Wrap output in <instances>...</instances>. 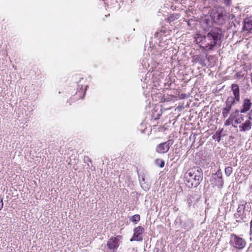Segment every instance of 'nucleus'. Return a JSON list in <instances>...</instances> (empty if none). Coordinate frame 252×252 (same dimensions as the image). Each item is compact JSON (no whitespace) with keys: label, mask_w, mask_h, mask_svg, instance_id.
<instances>
[{"label":"nucleus","mask_w":252,"mask_h":252,"mask_svg":"<svg viewBox=\"0 0 252 252\" xmlns=\"http://www.w3.org/2000/svg\"><path fill=\"white\" fill-rule=\"evenodd\" d=\"M202 18L201 25L204 31H208L206 35L198 36L196 40L204 45L209 49H212L215 46L219 40L221 38V31L218 28H212L214 23L222 24L223 22L222 17H208V18Z\"/></svg>","instance_id":"obj_1"},{"label":"nucleus","mask_w":252,"mask_h":252,"mask_svg":"<svg viewBox=\"0 0 252 252\" xmlns=\"http://www.w3.org/2000/svg\"><path fill=\"white\" fill-rule=\"evenodd\" d=\"M203 179V172L198 167L189 169L184 175V182L189 188L197 187Z\"/></svg>","instance_id":"obj_2"},{"label":"nucleus","mask_w":252,"mask_h":252,"mask_svg":"<svg viewBox=\"0 0 252 252\" xmlns=\"http://www.w3.org/2000/svg\"><path fill=\"white\" fill-rule=\"evenodd\" d=\"M229 244L233 250L240 251L246 245L245 239L235 234H231Z\"/></svg>","instance_id":"obj_3"},{"label":"nucleus","mask_w":252,"mask_h":252,"mask_svg":"<svg viewBox=\"0 0 252 252\" xmlns=\"http://www.w3.org/2000/svg\"><path fill=\"white\" fill-rule=\"evenodd\" d=\"M122 236L118 235L111 237L107 243V245L104 249V252H115L118 249L121 243Z\"/></svg>","instance_id":"obj_4"},{"label":"nucleus","mask_w":252,"mask_h":252,"mask_svg":"<svg viewBox=\"0 0 252 252\" xmlns=\"http://www.w3.org/2000/svg\"><path fill=\"white\" fill-rule=\"evenodd\" d=\"M173 143V141L170 139L166 142L161 143L157 146L156 151L159 154L166 153Z\"/></svg>","instance_id":"obj_5"},{"label":"nucleus","mask_w":252,"mask_h":252,"mask_svg":"<svg viewBox=\"0 0 252 252\" xmlns=\"http://www.w3.org/2000/svg\"><path fill=\"white\" fill-rule=\"evenodd\" d=\"M144 229L141 226H138L133 230V235L130 239L131 242L133 241H142L143 240L142 234L144 232Z\"/></svg>","instance_id":"obj_6"},{"label":"nucleus","mask_w":252,"mask_h":252,"mask_svg":"<svg viewBox=\"0 0 252 252\" xmlns=\"http://www.w3.org/2000/svg\"><path fill=\"white\" fill-rule=\"evenodd\" d=\"M214 181L215 185L218 186V188H221L223 187V181L222 179L221 172L220 170L218 171L215 174H213L211 181Z\"/></svg>","instance_id":"obj_7"},{"label":"nucleus","mask_w":252,"mask_h":252,"mask_svg":"<svg viewBox=\"0 0 252 252\" xmlns=\"http://www.w3.org/2000/svg\"><path fill=\"white\" fill-rule=\"evenodd\" d=\"M252 103L250 99L246 98L243 100L242 108L240 110L241 113H245L252 107Z\"/></svg>","instance_id":"obj_8"},{"label":"nucleus","mask_w":252,"mask_h":252,"mask_svg":"<svg viewBox=\"0 0 252 252\" xmlns=\"http://www.w3.org/2000/svg\"><path fill=\"white\" fill-rule=\"evenodd\" d=\"M231 90L233 92L234 97H236L237 101H239L240 100V96L239 86L237 84H233L231 85Z\"/></svg>","instance_id":"obj_9"},{"label":"nucleus","mask_w":252,"mask_h":252,"mask_svg":"<svg viewBox=\"0 0 252 252\" xmlns=\"http://www.w3.org/2000/svg\"><path fill=\"white\" fill-rule=\"evenodd\" d=\"M244 29L247 31L252 30V17H247L244 20Z\"/></svg>","instance_id":"obj_10"},{"label":"nucleus","mask_w":252,"mask_h":252,"mask_svg":"<svg viewBox=\"0 0 252 252\" xmlns=\"http://www.w3.org/2000/svg\"><path fill=\"white\" fill-rule=\"evenodd\" d=\"M182 227L187 230H190L193 227L192 220L191 219H188L185 221H181Z\"/></svg>","instance_id":"obj_11"},{"label":"nucleus","mask_w":252,"mask_h":252,"mask_svg":"<svg viewBox=\"0 0 252 252\" xmlns=\"http://www.w3.org/2000/svg\"><path fill=\"white\" fill-rule=\"evenodd\" d=\"M252 127V124L249 121H246L245 123H242L241 125L239 126L241 131H246L250 130Z\"/></svg>","instance_id":"obj_12"},{"label":"nucleus","mask_w":252,"mask_h":252,"mask_svg":"<svg viewBox=\"0 0 252 252\" xmlns=\"http://www.w3.org/2000/svg\"><path fill=\"white\" fill-rule=\"evenodd\" d=\"M246 204L247 202H246L245 204H240L237 209V213L240 214L241 215L244 216V213L245 211Z\"/></svg>","instance_id":"obj_13"},{"label":"nucleus","mask_w":252,"mask_h":252,"mask_svg":"<svg viewBox=\"0 0 252 252\" xmlns=\"http://www.w3.org/2000/svg\"><path fill=\"white\" fill-rule=\"evenodd\" d=\"M237 102V101L235 97L230 96L227 97L225 101V104H228L233 106Z\"/></svg>","instance_id":"obj_14"},{"label":"nucleus","mask_w":252,"mask_h":252,"mask_svg":"<svg viewBox=\"0 0 252 252\" xmlns=\"http://www.w3.org/2000/svg\"><path fill=\"white\" fill-rule=\"evenodd\" d=\"M239 113H240V110L236 109L230 114V119H231V120H233L239 115Z\"/></svg>","instance_id":"obj_15"},{"label":"nucleus","mask_w":252,"mask_h":252,"mask_svg":"<svg viewBox=\"0 0 252 252\" xmlns=\"http://www.w3.org/2000/svg\"><path fill=\"white\" fill-rule=\"evenodd\" d=\"M140 220V217L139 215L136 214L134 215L133 216H132L131 218L130 219V220L135 223H136L138 221H139Z\"/></svg>","instance_id":"obj_16"},{"label":"nucleus","mask_w":252,"mask_h":252,"mask_svg":"<svg viewBox=\"0 0 252 252\" xmlns=\"http://www.w3.org/2000/svg\"><path fill=\"white\" fill-rule=\"evenodd\" d=\"M155 162L157 165L161 168L163 167L164 166L165 162L163 160L158 159L156 160Z\"/></svg>","instance_id":"obj_17"},{"label":"nucleus","mask_w":252,"mask_h":252,"mask_svg":"<svg viewBox=\"0 0 252 252\" xmlns=\"http://www.w3.org/2000/svg\"><path fill=\"white\" fill-rule=\"evenodd\" d=\"M232 170H233V169H232V168L231 167L228 166V167H226L225 168V175L227 177L229 176L231 174V173L232 172Z\"/></svg>","instance_id":"obj_18"},{"label":"nucleus","mask_w":252,"mask_h":252,"mask_svg":"<svg viewBox=\"0 0 252 252\" xmlns=\"http://www.w3.org/2000/svg\"><path fill=\"white\" fill-rule=\"evenodd\" d=\"M246 117L248 118L247 121H249L252 124V109L247 114Z\"/></svg>","instance_id":"obj_19"},{"label":"nucleus","mask_w":252,"mask_h":252,"mask_svg":"<svg viewBox=\"0 0 252 252\" xmlns=\"http://www.w3.org/2000/svg\"><path fill=\"white\" fill-rule=\"evenodd\" d=\"M229 112H230V111L223 108L222 111V115L223 118H226L228 116V115L229 113Z\"/></svg>","instance_id":"obj_20"},{"label":"nucleus","mask_w":252,"mask_h":252,"mask_svg":"<svg viewBox=\"0 0 252 252\" xmlns=\"http://www.w3.org/2000/svg\"><path fill=\"white\" fill-rule=\"evenodd\" d=\"M234 217H235V219H240L241 220H243V218H246L245 216H243L241 215V214L237 213H236L234 214Z\"/></svg>","instance_id":"obj_21"},{"label":"nucleus","mask_w":252,"mask_h":252,"mask_svg":"<svg viewBox=\"0 0 252 252\" xmlns=\"http://www.w3.org/2000/svg\"><path fill=\"white\" fill-rule=\"evenodd\" d=\"M175 17H168L167 18H166L165 19V20L167 22H169L170 23L171 21H174L175 20Z\"/></svg>","instance_id":"obj_22"},{"label":"nucleus","mask_w":252,"mask_h":252,"mask_svg":"<svg viewBox=\"0 0 252 252\" xmlns=\"http://www.w3.org/2000/svg\"><path fill=\"white\" fill-rule=\"evenodd\" d=\"M232 106L230 104H225V107L223 108L225 109V110H227L230 111L231 109Z\"/></svg>","instance_id":"obj_23"},{"label":"nucleus","mask_w":252,"mask_h":252,"mask_svg":"<svg viewBox=\"0 0 252 252\" xmlns=\"http://www.w3.org/2000/svg\"><path fill=\"white\" fill-rule=\"evenodd\" d=\"M230 121H232L231 120V119H230V117L229 118V119H228L225 122V123H224V125L225 126H229L230 124Z\"/></svg>","instance_id":"obj_24"},{"label":"nucleus","mask_w":252,"mask_h":252,"mask_svg":"<svg viewBox=\"0 0 252 252\" xmlns=\"http://www.w3.org/2000/svg\"><path fill=\"white\" fill-rule=\"evenodd\" d=\"M224 3L226 5H229L231 4V0H224Z\"/></svg>","instance_id":"obj_25"},{"label":"nucleus","mask_w":252,"mask_h":252,"mask_svg":"<svg viewBox=\"0 0 252 252\" xmlns=\"http://www.w3.org/2000/svg\"><path fill=\"white\" fill-rule=\"evenodd\" d=\"M3 207V201L2 199H0V210L2 209Z\"/></svg>","instance_id":"obj_26"},{"label":"nucleus","mask_w":252,"mask_h":252,"mask_svg":"<svg viewBox=\"0 0 252 252\" xmlns=\"http://www.w3.org/2000/svg\"><path fill=\"white\" fill-rule=\"evenodd\" d=\"M240 117L238 119L242 122L244 120V116L243 115H240Z\"/></svg>","instance_id":"obj_27"},{"label":"nucleus","mask_w":252,"mask_h":252,"mask_svg":"<svg viewBox=\"0 0 252 252\" xmlns=\"http://www.w3.org/2000/svg\"><path fill=\"white\" fill-rule=\"evenodd\" d=\"M235 123L236 124H239L241 123V122L238 119H237L235 121Z\"/></svg>","instance_id":"obj_28"},{"label":"nucleus","mask_w":252,"mask_h":252,"mask_svg":"<svg viewBox=\"0 0 252 252\" xmlns=\"http://www.w3.org/2000/svg\"><path fill=\"white\" fill-rule=\"evenodd\" d=\"M187 202H188L189 204H190L191 203V200H190V198H188V199H187Z\"/></svg>","instance_id":"obj_29"},{"label":"nucleus","mask_w":252,"mask_h":252,"mask_svg":"<svg viewBox=\"0 0 252 252\" xmlns=\"http://www.w3.org/2000/svg\"><path fill=\"white\" fill-rule=\"evenodd\" d=\"M161 31H160V32H156L155 35H157V36H158V35L160 33V32H161Z\"/></svg>","instance_id":"obj_30"},{"label":"nucleus","mask_w":252,"mask_h":252,"mask_svg":"<svg viewBox=\"0 0 252 252\" xmlns=\"http://www.w3.org/2000/svg\"><path fill=\"white\" fill-rule=\"evenodd\" d=\"M219 135H220V136L219 137V138L217 139V141L218 142H219L220 141V132L219 133Z\"/></svg>","instance_id":"obj_31"},{"label":"nucleus","mask_w":252,"mask_h":252,"mask_svg":"<svg viewBox=\"0 0 252 252\" xmlns=\"http://www.w3.org/2000/svg\"><path fill=\"white\" fill-rule=\"evenodd\" d=\"M218 16H221V15H220V14H219L218 15Z\"/></svg>","instance_id":"obj_32"}]
</instances>
